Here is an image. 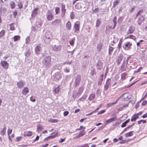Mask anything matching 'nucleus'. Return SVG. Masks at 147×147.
Here are the masks:
<instances>
[{"instance_id": "10", "label": "nucleus", "mask_w": 147, "mask_h": 147, "mask_svg": "<svg viewBox=\"0 0 147 147\" xmlns=\"http://www.w3.org/2000/svg\"><path fill=\"white\" fill-rule=\"evenodd\" d=\"M33 135V132L30 131H25L24 133V137H31Z\"/></svg>"}, {"instance_id": "64", "label": "nucleus", "mask_w": 147, "mask_h": 147, "mask_svg": "<svg viewBox=\"0 0 147 147\" xmlns=\"http://www.w3.org/2000/svg\"><path fill=\"white\" fill-rule=\"evenodd\" d=\"M142 117L144 118L147 117V113L143 115Z\"/></svg>"}, {"instance_id": "37", "label": "nucleus", "mask_w": 147, "mask_h": 147, "mask_svg": "<svg viewBox=\"0 0 147 147\" xmlns=\"http://www.w3.org/2000/svg\"><path fill=\"white\" fill-rule=\"evenodd\" d=\"M5 33V31L4 30H2L0 32V38H1L3 36Z\"/></svg>"}, {"instance_id": "50", "label": "nucleus", "mask_w": 147, "mask_h": 147, "mask_svg": "<svg viewBox=\"0 0 147 147\" xmlns=\"http://www.w3.org/2000/svg\"><path fill=\"white\" fill-rule=\"evenodd\" d=\"M69 112L68 111H65L63 112V115L64 116H66L68 115L69 114Z\"/></svg>"}, {"instance_id": "13", "label": "nucleus", "mask_w": 147, "mask_h": 147, "mask_svg": "<svg viewBox=\"0 0 147 147\" xmlns=\"http://www.w3.org/2000/svg\"><path fill=\"white\" fill-rule=\"evenodd\" d=\"M110 81L111 79L109 78L107 80L106 85L105 86L104 89L105 90H107L108 88L109 87V86L110 84Z\"/></svg>"}, {"instance_id": "17", "label": "nucleus", "mask_w": 147, "mask_h": 147, "mask_svg": "<svg viewBox=\"0 0 147 147\" xmlns=\"http://www.w3.org/2000/svg\"><path fill=\"white\" fill-rule=\"evenodd\" d=\"M38 8H36L34 9L32 11V16L34 17L38 13Z\"/></svg>"}, {"instance_id": "9", "label": "nucleus", "mask_w": 147, "mask_h": 147, "mask_svg": "<svg viewBox=\"0 0 147 147\" xmlns=\"http://www.w3.org/2000/svg\"><path fill=\"white\" fill-rule=\"evenodd\" d=\"M24 83L23 81L20 80L17 83V85L18 88H21L24 86Z\"/></svg>"}, {"instance_id": "49", "label": "nucleus", "mask_w": 147, "mask_h": 147, "mask_svg": "<svg viewBox=\"0 0 147 147\" xmlns=\"http://www.w3.org/2000/svg\"><path fill=\"white\" fill-rule=\"evenodd\" d=\"M112 105V103H108L107 104V107L108 108L111 107Z\"/></svg>"}, {"instance_id": "19", "label": "nucleus", "mask_w": 147, "mask_h": 147, "mask_svg": "<svg viewBox=\"0 0 147 147\" xmlns=\"http://www.w3.org/2000/svg\"><path fill=\"white\" fill-rule=\"evenodd\" d=\"M138 118V116H137L135 113L132 116L131 119V121L132 122L135 121L136 119Z\"/></svg>"}, {"instance_id": "59", "label": "nucleus", "mask_w": 147, "mask_h": 147, "mask_svg": "<svg viewBox=\"0 0 147 147\" xmlns=\"http://www.w3.org/2000/svg\"><path fill=\"white\" fill-rule=\"evenodd\" d=\"M89 146L87 144H86L82 145L80 147H89Z\"/></svg>"}, {"instance_id": "28", "label": "nucleus", "mask_w": 147, "mask_h": 147, "mask_svg": "<svg viewBox=\"0 0 147 147\" xmlns=\"http://www.w3.org/2000/svg\"><path fill=\"white\" fill-rule=\"evenodd\" d=\"M10 6L11 9H14L16 6V4L15 2L12 1L11 2L10 4Z\"/></svg>"}, {"instance_id": "52", "label": "nucleus", "mask_w": 147, "mask_h": 147, "mask_svg": "<svg viewBox=\"0 0 147 147\" xmlns=\"http://www.w3.org/2000/svg\"><path fill=\"white\" fill-rule=\"evenodd\" d=\"M105 111L104 110H101L99 112H98V114H102L104 112H105Z\"/></svg>"}, {"instance_id": "21", "label": "nucleus", "mask_w": 147, "mask_h": 147, "mask_svg": "<svg viewBox=\"0 0 147 147\" xmlns=\"http://www.w3.org/2000/svg\"><path fill=\"white\" fill-rule=\"evenodd\" d=\"M52 37L51 33L50 32H48L45 34V37L46 38L50 39Z\"/></svg>"}, {"instance_id": "53", "label": "nucleus", "mask_w": 147, "mask_h": 147, "mask_svg": "<svg viewBox=\"0 0 147 147\" xmlns=\"http://www.w3.org/2000/svg\"><path fill=\"white\" fill-rule=\"evenodd\" d=\"M98 10H99V8H95L94 9V10H93V12H94V13H96L98 11Z\"/></svg>"}, {"instance_id": "47", "label": "nucleus", "mask_w": 147, "mask_h": 147, "mask_svg": "<svg viewBox=\"0 0 147 147\" xmlns=\"http://www.w3.org/2000/svg\"><path fill=\"white\" fill-rule=\"evenodd\" d=\"M134 31V30L132 27L131 26L129 28V31L130 33H132Z\"/></svg>"}, {"instance_id": "23", "label": "nucleus", "mask_w": 147, "mask_h": 147, "mask_svg": "<svg viewBox=\"0 0 147 147\" xmlns=\"http://www.w3.org/2000/svg\"><path fill=\"white\" fill-rule=\"evenodd\" d=\"M60 73L59 72H57L56 73L55 75V79L57 80H59L61 78Z\"/></svg>"}, {"instance_id": "55", "label": "nucleus", "mask_w": 147, "mask_h": 147, "mask_svg": "<svg viewBox=\"0 0 147 147\" xmlns=\"http://www.w3.org/2000/svg\"><path fill=\"white\" fill-rule=\"evenodd\" d=\"M147 103V101L146 100L144 101L142 103V105L143 106L145 105Z\"/></svg>"}, {"instance_id": "38", "label": "nucleus", "mask_w": 147, "mask_h": 147, "mask_svg": "<svg viewBox=\"0 0 147 147\" xmlns=\"http://www.w3.org/2000/svg\"><path fill=\"white\" fill-rule=\"evenodd\" d=\"M127 38H131L133 39H134L135 38V36L133 35L130 34L125 39Z\"/></svg>"}, {"instance_id": "36", "label": "nucleus", "mask_w": 147, "mask_h": 147, "mask_svg": "<svg viewBox=\"0 0 147 147\" xmlns=\"http://www.w3.org/2000/svg\"><path fill=\"white\" fill-rule=\"evenodd\" d=\"M14 24L13 23H12L10 25V30H11L13 31L14 30H15V27L13 26Z\"/></svg>"}, {"instance_id": "25", "label": "nucleus", "mask_w": 147, "mask_h": 147, "mask_svg": "<svg viewBox=\"0 0 147 147\" xmlns=\"http://www.w3.org/2000/svg\"><path fill=\"white\" fill-rule=\"evenodd\" d=\"M81 80V76L80 75L77 76V78L75 80V83L76 84H78L80 82Z\"/></svg>"}, {"instance_id": "46", "label": "nucleus", "mask_w": 147, "mask_h": 147, "mask_svg": "<svg viewBox=\"0 0 147 147\" xmlns=\"http://www.w3.org/2000/svg\"><path fill=\"white\" fill-rule=\"evenodd\" d=\"M58 134L57 132H56L54 135H53L51 136H50L52 139L55 138L57 136Z\"/></svg>"}, {"instance_id": "26", "label": "nucleus", "mask_w": 147, "mask_h": 147, "mask_svg": "<svg viewBox=\"0 0 147 147\" xmlns=\"http://www.w3.org/2000/svg\"><path fill=\"white\" fill-rule=\"evenodd\" d=\"M133 131H131L125 134V136L126 137H128L132 136L133 135Z\"/></svg>"}, {"instance_id": "22", "label": "nucleus", "mask_w": 147, "mask_h": 147, "mask_svg": "<svg viewBox=\"0 0 147 147\" xmlns=\"http://www.w3.org/2000/svg\"><path fill=\"white\" fill-rule=\"evenodd\" d=\"M102 44L101 43H99L97 45V49L98 51L100 52L101 51L102 49Z\"/></svg>"}, {"instance_id": "11", "label": "nucleus", "mask_w": 147, "mask_h": 147, "mask_svg": "<svg viewBox=\"0 0 147 147\" xmlns=\"http://www.w3.org/2000/svg\"><path fill=\"white\" fill-rule=\"evenodd\" d=\"M123 59V55H120L118 57L116 61V63L117 65L119 64Z\"/></svg>"}, {"instance_id": "14", "label": "nucleus", "mask_w": 147, "mask_h": 147, "mask_svg": "<svg viewBox=\"0 0 147 147\" xmlns=\"http://www.w3.org/2000/svg\"><path fill=\"white\" fill-rule=\"evenodd\" d=\"M41 50V47L39 45L37 46L35 48V51L36 54H39L40 53Z\"/></svg>"}, {"instance_id": "43", "label": "nucleus", "mask_w": 147, "mask_h": 147, "mask_svg": "<svg viewBox=\"0 0 147 147\" xmlns=\"http://www.w3.org/2000/svg\"><path fill=\"white\" fill-rule=\"evenodd\" d=\"M69 43L71 45L73 46L74 43V39H73L72 40H70Z\"/></svg>"}, {"instance_id": "39", "label": "nucleus", "mask_w": 147, "mask_h": 147, "mask_svg": "<svg viewBox=\"0 0 147 147\" xmlns=\"http://www.w3.org/2000/svg\"><path fill=\"white\" fill-rule=\"evenodd\" d=\"M49 121L51 123H57L58 121L57 119H50Z\"/></svg>"}, {"instance_id": "61", "label": "nucleus", "mask_w": 147, "mask_h": 147, "mask_svg": "<svg viewBox=\"0 0 147 147\" xmlns=\"http://www.w3.org/2000/svg\"><path fill=\"white\" fill-rule=\"evenodd\" d=\"M17 12L16 10H15L13 13V15L14 17H15L17 15Z\"/></svg>"}, {"instance_id": "3", "label": "nucleus", "mask_w": 147, "mask_h": 147, "mask_svg": "<svg viewBox=\"0 0 147 147\" xmlns=\"http://www.w3.org/2000/svg\"><path fill=\"white\" fill-rule=\"evenodd\" d=\"M131 95L129 93H126L121 95L120 97L122 100L123 101H127L131 98Z\"/></svg>"}, {"instance_id": "6", "label": "nucleus", "mask_w": 147, "mask_h": 147, "mask_svg": "<svg viewBox=\"0 0 147 147\" xmlns=\"http://www.w3.org/2000/svg\"><path fill=\"white\" fill-rule=\"evenodd\" d=\"M132 45V43L130 42H128L126 43L123 46V48L125 50L128 51L131 49V47Z\"/></svg>"}, {"instance_id": "15", "label": "nucleus", "mask_w": 147, "mask_h": 147, "mask_svg": "<svg viewBox=\"0 0 147 147\" xmlns=\"http://www.w3.org/2000/svg\"><path fill=\"white\" fill-rule=\"evenodd\" d=\"M66 29L68 30H70L71 28V22L69 21H68L66 24Z\"/></svg>"}, {"instance_id": "30", "label": "nucleus", "mask_w": 147, "mask_h": 147, "mask_svg": "<svg viewBox=\"0 0 147 147\" xmlns=\"http://www.w3.org/2000/svg\"><path fill=\"white\" fill-rule=\"evenodd\" d=\"M116 118H111L107 120L106 121V123H110L114 121L116 119Z\"/></svg>"}, {"instance_id": "20", "label": "nucleus", "mask_w": 147, "mask_h": 147, "mask_svg": "<svg viewBox=\"0 0 147 147\" xmlns=\"http://www.w3.org/2000/svg\"><path fill=\"white\" fill-rule=\"evenodd\" d=\"M61 20L60 19L56 20L51 22V24L54 25H56L60 23Z\"/></svg>"}, {"instance_id": "16", "label": "nucleus", "mask_w": 147, "mask_h": 147, "mask_svg": "<svg viewBox=\"0 0 147 147\" xmlns=\"http://www.w3.org/2000/svg\"><path fill=\"white\" fill-rule=\"evenodd\" d=\"M53 50L55 51H59L61 49V47L60 46L55 45L53 48Z\"/></svg>"}, {"instance_id": "44", "label": "nucleus", "mask_w": 147, "mask_h": 147, "mask_svg": "<svg viewBox=\"0 0 147 147\" xmlns=\"http://www.w3.org/2000/svg\"><path fill=\"white\" fill-rule=\"evenodd\" d=\"M142 69V67H140L137 70L135 71V73L139 72H140Z\"/></svg>"}, {"instance_id": "42", "label": "nucleus", "mask_w": 147, "mask_h": 147, "mask_svg": "<svg viewBox=\"0 0 147 147\" xmlns=\"http://www.w3.org/2000/svg\"><path fill=\"white\" fill-rule=\"evenodd\" d=\"M116 20L117 18L116 17H115L113 19V21L114 23V26H115L116 24Z\"/></svg>"}, {"instance_id": "51", "label": "nucleus", "mask_w": 147, "mask_h": 147, "mask_svg": "<svg viewBox=\"0 0 147 147\" xmlns=\"http://www.w3.org/2000/svg\"><path fill=\"white\" fill-rule=\"evenodd\" d=\"M66 138H61L60 140L59 141V143H62L64 142Z\"/></svg>"}, {"instance_id": "32", "label": "nucleus", "mask_w": 147, "mask_h": 147, "mask_svg": "<svg viewBox=\"0 0 147 147\" xmlns=\"http://www.w3.org/2000/svg\"><path fill=\"white\" fill-rule=\"evenodd\" d=\"M6 127L5 126L4 127L3 129L0 132V134L2 135H4L6 132Z\"/></svg>"}, {"instance_id": "29", "label": "nucleus", "mask_w": 147, "mask_h": 147, "mask_svg": "<svg viewBox=\"0 0 147 147\" xmlns=\"http://www.w3.org/2000/svg\"><path fill=\"white\" fill-rule=\"evenodd\" d=\"M60 90V86H59L57 88H55L54 89V91L55 93L58 94Z\"/></svg>"}, {"instance_id": "41", "label": "nucleus", "mask_w": 147, "mask_h": 147, "mask_svg": "<svg viewBox=\"0 0 147 147\" xmlns=\"http://www.w3.org/2000/svg\"><path fill=\"white\" fill-rule=\"evenodd\" d=\"M119 2L118 0L115 1L113 2V7H115L119 3Z\"/></svg>"}, {"instance_id": "40", "label": "nucleus", "mask_w": 147, "mask_h": 147, "mask_svg": "<svg viewBox=\"0 0 147 147\" xmlns=\"http://www.w3.org/2000/svg\"><path fill=\"white\" fill-rule=\"evenodd\" d=\"M127 74L124 72L121 74V78L123 79H125L127 75Z\"/></svg>"}, {"instance_id": "54", "label": "nucleus", "mask_w": 147, "mask_h": 147, "mask_svg": "<svg viewBox=\"0 0 147 147\" xmlns=\"http://www.w3.org/2000/svg\"><path fill=\"white\" fill-rule=\"evenodd\" d=\"M127 124V123H126L125 121L122 124V125H121V127H125V126H126Z\"/></svg>"}, {"instance_id": "4", "label": "nucleus", "mask_w": 147, "mask_h": 147, "mask_svg": "<svg viewBox=\"0 0 147 147\" xmlns=\"http://www.w3.org/2000/svg\"><path fill=\"white\" fill-rule=\"evenodd\" d=\"M80 22L79 21L76 22L74 24V28L75 33H78L80 31Z\"/></svg>"}, {"instance_id": "18", "label": "nucleus", "mask_w": 147, "mask_h": 147, "mask_svg": "<svg viewBox=\"0 0 147 147\" xmlns=\"http://www.w3.org/2000/svg\"><path fill=\"white\" fill-rule=\"evenodd\" d=\"M29 92V90L28 88L27 87H25L22 90V93L23 94L25 95L28 93Z\"/></svg>"}, {"instance_id": "56", "label": "nucleus", "mask_w": 147, "mask_h": 147, "mask_svg": "<svg viewBox=\"0 0 147 147\" xmlns=\"http://www.w3.org/2000/svg\"><path fill=\"white\" fill-rule=\"evenodd\" d=\"M22 137L21 136L20 137H17L16 139V140L17 141H20L22 139Z\"/></svg>"}, {"instance_id": "31", "label": "nucleus", "mask_w": 147, "mask_h": 147, "mask_svg": "<svg viewBox=\"0 0 147 147\" xmlns=\"http://www.w3.org/2000/svg\"><path fill=\"white\" fill-rule=\"evenodd\" d=\"M20 36L19 35L14 36L13 37L14 41L16 42L17 40H20Z\"/></svg>"}, {"instance_id": "7", "label": "nucleus", "mask_w": 147, "mask_h": 147, "mask_svg": "<svg viewBox=\"0 0 147 147\" xmlns=\"http://www.w3.org/2000/svg\"><path fill=\"white\" fill-rule=\"evenodd\" d=\"M0 64L3 68L5 69H7L9 67V63L5 61H1L0 62Z\"/></svg>"}, {"instance_id": "60", "label": "nucleus", "mask_w": 147, "mask_h": 147, "mask_svg": "<svg viewBox=\"0 0 147 147\" xmlns=\"http://www.w3.org/2000/svg\"><path fill=\"white\" fill-rule=\"evenodd\" d=\"M42 128V126L40 125H38L37 126V129L38 130H41Z\"/></svg>"}, {"instance_id": "27", "label": "nucleus", "mask_w": 147, "mask_h": 147, "mask_svg": "<svg viewBox=\"0 0 147 147\" xmlns=\"http://www.w3.org/2000/svg\"><path fill=\"white\" fill-rule=\"evenodd\" d=\"M121 67L123 71L126 70L127 67V64L125 63H123L122 64Z\"/></svg>"}, {"instance_id": "63", "label": "nucleus", "mask_w": 147, "mask_h": 147, "mask_svg": "<svg viewBox=\"0 0 147 147\" xmlns=\"http://www.w3.org/2000/svg\"><path fill=\"white\" fill-rule=\"evenodd\" d=\"M30 100L33 102H35L36 101V99L35 98H33L32 96L30 98Z\"/></svg>"}, {"instance_id": "12", "label": "nucleus", "mask_w": 147, "mask_h": 147, "mask_svg": "<svg viewBox=\"0 0 147 147\" xmlns=\"http://www.w3.org/2000/svg\"><path fill=\"white\" fill-rule=\"evenodd\" d=\"M86 134V132L84 130H83L82 131H80L78 134L76 136V138H79L80 137L83 136Z\"/></svg>"}, {"instance_id": "34", "label": "nucleus", "mask_w": 147, "mask_h": 147, "mask_svg": "<svg viewBox=\"0 0 147 147\" xmlns=\"http://www.w3.org/2000/svg\"><path fill=\"white\" fill-rule=\"evenodd\" d=\"M101 20L99 19H98L96 21V27H98L100 24Z\"/></svg>"}, {"instance_id": "62", "label": "nucleus", "mask_w": 147, "mask_h": 147, "mask_svg": "<svg viewBox=\"0 0 147 147\" xmlns=\"http://www.w3.org/2000/svg\"><path fill=\"white\" fill-rule=\"evenodd\" d=\"M30 38L29 37H28L26 39V43L28 44L29 43Z\"/></svg>"}, {"instance_id": "2", "label": "nucleus", "mask_w": 147, "mask_h": 147, "mask_svg": "<svg viewBox=\"0 0 147 147\" xmlns=\"http://www.w3.org/2000/svg\"><path fill=\"white\" fill-rule=\"evenodd\" d=\"M42 63L46 67H49L51 66V58L50 56L45 57L44 58Z\"/></svg>"}, {"instance_id": "5", "label": "nucleus", "mask_w": 147, "mask_h": 147, "mask_svg": "<svg viewBox=\"0 0 147 147\" xmlns=\"http://www.w3.org/2000/svg\"><path fill=\"white\" fill-rule=\"evenodd\" d=\"M47 18L48 20L51 21L52 20L54 16L52 13L51 10H49L47 12L46 15Z\"/></svg>"}, {"instance_id": "35", "label": "nucleus", "mask_w": 147, "mask_h": 147, "mask_svg": "<svg viewBox=\"0 0 147 147\" xmlns=\"http://www.w3.org/2000/svg\"><path fill=\"white\" fill-rule=\"evenodd\" d=\"M114 49V48L110 46L109 49V55H111V53L113 52Z\"/></svg>"}, {"instance_id": "45", "label": "nucleus", "mask_w": 147, "mask_h": 147, "mask_svg": "<svg viewBox=\"0 0 147 147\" xmlns=\"http://www.w3.org/2000/svg\"><path fill=\"white\" fill-rule=\"evenodd\" d=\"M12 132V129H8L7 131V134L9 136L10 134Z\"/></svg>"}, {"instance_id": "1", "label": "nucleus", "mask_w": 147, "mask_h": 147, "mask_svg": "<svg viewBox=\"0 0 147 147\" xmlns=\"http://www.w3.org/2000/svg\"><path fill=\"white\" fill-rule=\"evenodd\" d=\"M143 13V10L141 9L139 11L136 15V17L138 18L137 22L139 25L144 20L145 15Z\"/></svg>"}, {"instance_id": "8", "label": "nucleus", "mask_w": 147, "mask_h": 147, "mask_svg": "<svg viewBox=\"0 0 147 147\" xmlns=\"http://www.w3.org/2000/svg\"><path fill=\"white\" fill-rule=\"evenodd\" d=\"M61 17L62 18H64L65 15L66 10L65 9V5L63 3L61 4Z\"/></svg>"}, {"instance_id": "33", "label": "nucleus", "mask_w": 147, "mask_h": 147, "mask_svg": "<svg viewBox=\"0 0 147 147\" xmlns=\"http://www.w3.org/2000/svg\"><path fill=\"white\" fill-rule=\"evenodd\" d=\"M55 14L57 15L59 13L60 11V9L59 7H55Z\"/></svg>"}, {"instance_id": "24", "label": "nucleus", "mask_w": 147, "mask_h": 147, "mask_svg": "<svg viewBox=\"0 0 147 147\" xmlns=\"http://www.w3.org/2000/svg\"><path fill=\"white\" fill-rule=\"evenodd\" d=\"M95 94L94 93L91 94L88 97V100L90 101H91L93 100L95 98Z\"/></svg>"}, {"instance_id": "48", "label": "nucleus", "mask_w": 147, "mask_h": 147, "mask_svg": "<svg viewBox=\"0 0 147 147\" xmlns=\"http://www.w3.org/2000/svg\"><path fill=\"white\" fill-rule=\"evenodd\" d=\"M18 6L20 9H21L23 7V5L21 2L19 3L18 4Z\"/></svg>"}, {"instance_id": "57", "label": "nucleus", "mask_w": 147, "mask_h": 147, "mask_svg": "<svg viewBox=\"0 0 147 147\" xmlns=\"http://www.w3.org/2000/svg\"><path fill=\"white\" fill-rule=\"evenodd\" d=\"M52 139L51 138V136H48V137L45 138V141H48V140L49 139Z\"/></svg>"}, {"instance_id": "58", "label": "nucleus", "mask_w": 147, "mask_h": 147, "mask_svg": "<svg viewBox=\"0 0 147 147\" xmlns=\"http://www.w3.org/2000/svg\"><path fill=\"white\" fill-rule=\"evenodd\" d=\"M121 45H122V44H121V42H119L118 45L117 47H118V49L119 50H120V49L121 47Z\"/></svg>"}]
</instances>
